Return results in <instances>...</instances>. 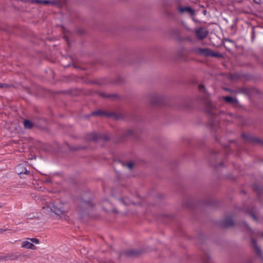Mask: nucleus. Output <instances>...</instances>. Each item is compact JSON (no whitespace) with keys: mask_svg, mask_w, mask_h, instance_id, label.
Listing matches in <instances>:
<instances>
[{"mask_svg":"<svg viewBox=\"0 0 263 263\" xmlns=\"http://www.w3.org/2000/svg\"><path fill=\"white\" fill-rule=\"evenodd\" d=\"M9 86V84L0 83V88H8Z\"/></svg>","mask_w":263,"mask_h":263,"instance_id":"28","label":"nucleus"},{"mask_svg":"<svg viewBox=\"0 0 263 263\" xmlns=\"http://www.w3.org/2000/svg\"><path fill=\"white\" fill-rule=\"evenodd\" d=\"M125 165L129 169L132 170L134 166V163L133 162H129L125 164Z\"/></svg>","mask_w":263,"mask_h":263,"instance_id":"26","label":"nucleus"},{"mask_svg":"<svg viewBox=\"0 0 263 263\" xmlns=\"http://www.w3.org/2000/svg\"><path fill=\"white\" fill-rule=\"evenodd\" d=\"M33 2H35L37 4H43L45 5H53L55 4V3L54 1H42V0H33Z\"/></svg>","mask_w":263,"mask_h":263,"instance_id":"20","label":"nucleus"},{"mask_svg":"<svg viewBox=\"0 0 263 263\" xmlns=\"http://www.w3.org/2000/svg\"><path fill=\"white\" fill-rule=\"evenodd\" d=\"M22 247L31 250L35 249V246L32 243L28 241H24L22 244Z\"/></svg>","mask_w":263,"mask_h":263,"instance_id":"17","label":"nucleus"},{"mask_svg":"<svg viewBox=\"0 0 263 263\" xmlns=\"http://www.w3.org/2000/svg\"><path fill=\"white\" fill-rule=\"evenodd\" d=\"M98 95L102 98L114 99L118 97L117 94H107L104 92H99Z\"/></svg>","mask_w":263,"mask_h":263,"instance_id":"16","label":"nucleus"},{"mask_svg":"<svg viewBox=\"0 0 263 263\" xmlns=\"http://www.w3.org/2000/svg\"><path fill=\"white\" fill-rule=\"evenodd\" d=\"M198 89L201 93V100L205 104L207 112L211 116L210 126L213 130H216V126L218 124L219 116H229L233 118L234 115L230 112H226L223 111H219L215 105L209 99V93L206 92L205 86L202 84H199Z\"/></svg>","mask_w":263,"mask_h":263,"instance_id":"1","label":"nucleus"},{"mask_svg":"<svg viewBox=\"0 0 263 263\" xmlns=\"http://www.w3.org/2000/svg\"><path fill=\"white\" fill-rule=\"evenodd\" d=\"M24 255L20 254L17 252L16 253H9L7 254L6 255L3 256V260H15L19 258L23 257Z\"/></svg>","mask_w":263,"mask_h":263,"instance_id":"11","label":"nucleus"},{"mask_svg":"<svg viewBox=\"0 0 263 263\" xmlns=\"http://www.w3.org/2000/svg\"><path fill=\"white\" fill-rule=\"evenodd\" d=\"M91 116H101L106 117H111L116 120H118L122 119L121 115L113 112H106L101 110H97L91 112Z\"/></svg>","mask_w":263,"mask_h":263,"instance_id":"3","label":"nucleus"},{"mask_svg":"<svg viewBox=\"0 0 263 263\" xmlns=\"http://www.w3.org/2000/svg\"><path fill=\"white\" fill-rule=\"evenodd\" d=\"M251 245L255 253L263 261V253L261 250L259 248L257 244V242L255 239L251 238Z\"/></svg>","mask_w":263,"mask_h":263,"instance_id":"10","label":"nucleus"},{"mask_svg":"<svg viewBox=\"0 0 263 263\" xmlns=\"http://www.w3.org/2000/svg\"><path fill=\"white\" fill-rule=\"evenodd\" d=\"M29 173V171L26 169H25V172L21 171L18 173L19 174H28Z\"/></svg>","mask_w":263,"mask_h":263,"instance_id":"29","label":"nucleus"},{"mask_svg":"<svg viewBox=\"0 0 263 263\" xmlns=\"http://www.w3.org/2000/svg\"><path fill=\"white\" fill-rule=\"evenodd\" d=\"M245 225H246V227L247 228V229L251 230L250 228H249V226L247 223H245Z\"/></svg>","mask_w":263,"mask_h":263,"instance_id":"37","label":"nucleus"},{"mask_svg":"<svg viewBox=\"0 0 263 263\" xmlns=\"http://www.w3.org/2000/svg\"><path fill=\"white\" fill-rule=\"evenodd\" d=\"M119 201L125 205H129L130 204H134V203L132 201L128 198H124L119 199Z\"/></svg>","mask_w":263,"mask_h":263,"instance_id":"21","label":"nucleus"},{"mask_svg":"<svg viewBox=\"0 0 263 263\" xmlns=\"http://www.w3.org/2000/svg\"><path fill=\"white\" fill-rule=\"evenodd\" d=\"M93 206L90 198L86 199L84 198H82L79 200V214L81 215L82 212H84Z\"/></svg>","mask_w":263,"mask_h":263,"instance_id":"5","label":"nucleus"},{"mask_svg":"<svg viewBox=\"0 0 263 263\" xmlns=\"http://www.w3.org/2000/svg\"><path fill=\"white\" fill-rule=\"evenodd\" d=\"M21 166H22V164H20V165L18 166V167H21Z\"/></svg>","mask_w":263,"mask_h":263,"instance_id":"41","label":"nucleus"},{"mask_svg":"<svg viewBox=\"0 0 263 263\" xmlns=\"http://www.w3.org/2000/svg\"><path fill=\"white\" fill-rule=\"evenodd\" d=\"M202 263H213L209 253H205L202 258Z\"/></svg>","mask_w":263,"mask_h":263,"instance_id":"18","label":"nucleus"},{"mask_svg":"<svg viewBox=\"0 0 263 263\" xmlns=\"http://www.w3.org/2000/svg\"><path fill=\"white\" fill-rule=\"evenodd\" d=\"M225 41L227 42H233V41L229 39H226Z\"/></svg>","mask_w":263,"mask_h":263,"instance_id":"34","label":"nucleus"},{"mask_svg":"<svg viewBox=\"0 0 263 263\" xmlns=\"http://www.w3.org/2000/svg\"><path fill=\"white\" fill-rule=\"evenodd\" d=\"M254 2L256 4H259L261 3V0H253Z\"/></svg>","mask_w":263,"mask_h":263,"instance_id":"30","label":"nucleus"},{"mask_svg":"<svg viewBox=\"0 0 263 263\" xmlns=\"http://www.w3.org/2000/svg\"><path fill=\"white\" fill-rule=\"evenodd\" d=\"M192 52L198 55H204L206 57L210 56L211 50L208 48H195Z\"/></svg>","mask_w":263,"mask_h":263,"instance_id":"8","label":"nucleus"},{"mask_svg":"<svg viewBox=\"0 0 263 263\" xmlns=\"http://www.w3.org/2000/svg\"><path fill=\"white\" fill-rule=\"evenodd\" d=\"M24 126L26 129H31L33 127V123L29 120H24Z\"/></svg>","mask_w":263,"mask_h":263,"instance_id":"22","label":"nucleus"},{"mask_svg":"<svg viewBox=\"0 0 263 263\" xmlns=\"http://www.w3.org/2000/svg\"><path fill=\"white\" fill-rule=\"evenodd\" d=\"M245 263H252L251 260H247Z\"/></svg>","mask_w":263,"mask_h":263,"instance_id":"35","label":"nucleus"},{"mask_svg":"<svg viewBox=\"0 0 263 263\" xmlns=\"http://www.w3.org/2000/svg\"><path fill=\"white\" fill-rule=\"evenodd\" d=\"M149 100L154 105H159L164 101V97L156 93H152L149 96Z\"/></svg>","mask_w":263,"mask_h":263,"instance_id":"6","label":"nucleus"},{"mask_svg":"<svg viewBox=\"0 0 263 263\" xmlns=\"http://www.w3.org/2000/svg\"><path fill=\"white\" fill-rule=\"evenodd\" d=\"M7 229H0V233H2L6 231H7Z\"/></svg>","mask_w":263,"mask_h":263,"instance_id":"32","label":"nucleus"},{"mask_svg":"<svg viewBox=\"0 0 263 263\" xmlns=\"http://www.w3.org/2000/svg\"><path fill=\"white\" fill-rule=\"evenodd\" d=\"M124 255L128 257H133L138 256L140 253L136 250H129L124 252Z\"/></svg>","mask_w":263,"mask_h":263,"instance_id":"14","label":"nucleus"},{"mask_svg":"<svg viewBox=\"0 0 263 263\" xmlns=\"http://www.w3.org/2000/svg\"><path fill=\"white\" fill-rule=\"evenodd\" d=\"M223 100L227 103L233 104L236 106L238 104V101L236 98L230 96H226L223 97Z\"/></svg>","mask_w":263,"mask_h":263,"instance_id":"15","label":"nucleus"},{"mask_svg":"<svg viewBox=\"0 0 263 263\" xmlns=\"http://www.w3.org/2000/svg\"><path fill=\"white\" fill-rule=\"evenodd\" d=\"M208 32V30L206 28L200 27L196 31L195 34L198 39L202 40L206 37Z\"/></svg>","mask_w":263,"mask_h":263,"instance_id":"12","label":"nucleus"},{"mask_svg":"<svg viewBox=\"0 0 263 263\" xmlns=\"http://www.w3.org/2000/svg\"><path fill=\"white\" fill-rule=\"evenodd\" d=\"M108 211H112V212H114L115 213L118 212L117 210L116 209H110V210H108Z\"/></svg>","mask_w":263,"mask_h":263,"instance_id":"31","label":"nucleus"},{"mask_svg":"<svg viewBox=\"0 0 263 263\" xmlns=\"http://www.w3.org/2000/svg\"><path fill=\"white\" fill-rule=\"evenodd\" d=\"M32 242L38 244L40 242V240L36 238H28Z\"/></svg>","mask_w":263,"mask_h":263,"instance_id":"27","label":"nucleus"},{"mask_svg":"<svg viewBox=\"0 0 263 263\" xmlns=\"http://www.w3.org/2000/svg\"><path fill=\"white\" fill-rule=\"evenodd\" d=\"M222 228H228L234 226L232 218L230 216L226 217L220 223Z\"/></svg>","mask_w":263,"mask_h":263,"instance_id":"13","label":"nucleus"},{"mask_svg":"<svg viewBox=\"0 0 263 263\" xmlns=\"http://www.w3.org/2000/svg\"><path fill=\"white\" fill-rule=\"evenodd\" d=\"M43 209L46 210L47 213L49 212L54 213L57 216L61 217L65 215L64 204L60 202H53L47 203L46 206L43 207Z\"/></svg>","mask_w":263,"mask_h":263,"instance_id":"2","label":"nucleus"},{"mask_svg":"<svg viewBox=\"0 0 263 263\" xmlns=\"http://www.w3.org/2000/svg\"><path fill=\"white\" fill-rule=\"evenodd\" d=\"M106 204H110V203H109L107 200H105L104 201V205H105Z\"/></svg>","mask_w":263,"mask_h":263,"instance_id":"33","label":"nucleus"},{"mask_svg":"<svg viewBox=\"0 0 263 263\" xmlns=\"http://www.w3.org/2000/svg\"><path fill=\"white\" fill-rule=\"evenodd\" d=\"M210 57H216V58H221V57H222V55H221V53H220L219 52H213L211 50V53H210Z\"/></svg>","mask_w":263,"mask_h":263,"instance_id":"24","label":"nucleus"},{"mask_svg":"<svg viewBox=\"0 0 263 263\" xmlns=\"http://www.w3.org/2000/svg\"><path fill=\"white\" fill-rule=\"evenodd\" d=\"M1 207H2V206L1 205V206H0V208H1Z\"/></svg>","mask_w":263,"mask_h":263,"instance_id":"44","label":"nucleus"},{"mask_svg":"<svg viewBox=\"0 0 263 263\" xmlns=\"http://www.w3.org/2000/svg\"><path fill=\"white\" fill-rule=\"evenodd\" d=\"M65 40L67 41V43L69 44V41L68 40V38L67 36H65Z\"/></svg>","mask_w":263,"mask_h":263,"instance_id":"36","label":"nucleus"},{"mask_svg":"<svg viewBox=\"0 0 263 263\" xmlns=\"http://www.w3.org/2000/svg\"><path fill=\"white\" fill-rule=\"evenodd\" d=\"M254 30H253L252 31V39H253L254 37Z\"/></svg>","mask_w":263,"mask_h":263,"instance_id":"38","label":"nucleus"},{"mask_svg":"<svg viewBox=\"0 0 263 263\" xmlns=\"http://www.w3.org/2000/svg\"><path fill=\"white\" fill-rule=\"evenodd\" d=\"M248 213L254 220L257 221V219L254 210L248 211Z\"/></svg>","mask_w":263,"mask_h":263,"instance_id":"23","label":"nucleus"},{"mask_svg":"<svg viewBox=\"0 0 263 263\" xmlns=\"http://www.w3.org/2000/svg\"><path fill=\"white\" fill-rule=\"evenodd\" d=\"M134 131L130 129H126L124 130L122 133V136L124 138L132 137L134 135Z\"/></svg>","mask_w":263,"mask_h":263,"instance_id":"19","label":"nucleus"},{"mask_svg":"<svg viewBox=\"0 0 263 263\" xmlns=\"http://www.w3.org/2000/svg\"><path fill=\"white\" fill-rule=\"evenodd\" d=\"M3 260V256L0 257V260Z\"/></svg>","mask_w":263,"mask_h":263,"instance_id":"40","label":"nucleus"},{"mask_svg":"<svg viewBox=\"0 0 263 263\" xmlns=\"http://www.w3.org/2000/svg\"><path fill=\"white\" fill-rule=\"evenodd\" d=\"M241 137L249 142L252 143H256L263 145V141L252 135H248L246 133H242Z\"/></svg>","mask_w":263,"mask_h":263,"instance_id":"7","label":"nucleus"},{"mask_svg":"<svg viewBox=\"0 0 263 263\" xmlns=\"http://www.w3.org/2000/svg\"><path fill=\"white\" fill-rule=\"evenodd\" d=\"M87 138L89 140H92L94 141H97L101 139H102L104 141H107L109 140V138L107 136L99 135L96 133H92L89 135Z\"/></svg>","mask_w":263,"mask_h":263,"instance_id":"9","label":"nucleus"},{"mask_svg":"<svg viewBox=\"0 0 263 263\" xmlns=\"http://www.w3.org/2000/svg\"><path fill=\"white\" fill-rule=\"evenodd\" d=\"M175 9L179 14H188L193 15L195 14V11L191 7L184 6L179 2L176 3V4L175 5Z\"/></svg>","mask_w":263,"mask_h":263,"instance_id":"4","label":"nucleus"},{"mask_svg":"<svg viewBox=\"0 0 263 263\" xmlns=\"http://www.w3.org/2000/svg\"><path fill=\"white\" fill-rule=\"evenodd\" d=\"M242 91L243 92H246V89L245 88L242 89Z\"/></svg>","mask_w":263,"mask_h":263,"instance_id":"39","label":"nucleus"},{"mask_svg":"<svg viewBox=\"0 0 263 263\" xmlns=\"http://www.w3.org/2000/svg\"><path fill=\"white\" fill-rule=\"evenodd\" d=\"M222 165H223V163H222V162H221V163H220V166H222Z\"/></svg>","mask_w":263,"mask_h":263,"instance_id":"42","label":"nucleus"},{"mask_svg":"<svg viewBox=\"0 0 263 263\" xmlns=\"http://www.w3.org/2000/svg\"><path fill=\"white\" fill-rule=\"evenodd\" d=\"M261 236L263 237V233L261 234Z\"/></svg>","mask_w":263,"mask_h":263,"instance_id":"43","label":"nucleus"},{"mask_svg":"<svg viewBox=\"0 0 263 263\" xmlns=\"http://www.w3.org/2000/svg\"><path fill=\"white\" fill-rule=\"evenodd\" d=\"M123 82H124V79L121 77H119L116 80H114L113 83L120 84H121Z\"/></svg>","mask_w":263,"mask_h":263,"instance_id":"25","label":"nucleus"}]
</instances>
